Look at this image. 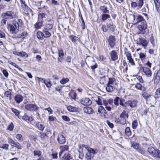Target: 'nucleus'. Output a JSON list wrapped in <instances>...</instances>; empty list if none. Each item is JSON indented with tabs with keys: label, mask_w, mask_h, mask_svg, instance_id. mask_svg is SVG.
<instances>
[{
	"label": "nucleus",
	"mask_w": 160,
	"mask_h": 160,
	"mask_svg": "<svg viewBox=\"0 0 160 160\" xmlns=\"http://www.w3.org/2000/svg\"><path fill=\"white\" fill-rule=\"evenodd\" d=\"M58 142L61 144H64L66 142L65 137L62 134L58 135L57 139Z\"/></svg>",
	"instance_id": "obj_12"
},
{
	"label": "nucleus",
	"mask_w": 160,
	"mask_h": 160,
	"mask_svg": "<svg viewBox=\"0 0 160 160\" xmlns=\"http://www.w3.org/2000/svg\"><path fill=\"white\" fill-rule=\"evenodd\" d=\"M97 153V152H96L92 148L89 150L87 151L85 155V158L86 160H91V159L93 158L94 156Z\"/></svg>",
	"instance_id": "obj_5"
},
{
	"label": "nucleus",
	"mask_w": 160,
	"mask_h": 160,
	"mask_svg": "<svg viewBox=\"0 0 160 160\" xmlns=\"http://www.w3.org/2000/svg\"><path fill=\"white\" fill-rule=\"evenodd\" d=\"M36 126L40 130L43 131L45 127L44 125L40 122H38L36 124Z\"/></svg>",
	"instance_id": "obj_34"
},
{
	"label": "nucleus",
	"mask_w": 160,
	"mask_h": 160,
	"mask_svg": "<svg viewBox=\"0 0 160 160\" xmlns=\"http://www.w3.org/2000/svg\"><path fill=\"white\" fill-rule=\"evenodd\" d=\"M9 146V145L8 144L5 143L1 144L0 147L2 148L7 150L8 149Z\"/></svg>",
	"instance_id": "obj_47"
},
{
	"label": "nucleus",
	"mask_w": 160,
	"mask_h": 160,
	"mask_svg": "<svg viewBox=\"0 0 160 160\" xmlns=\"http://www.w3.org/2000/svg\"><path fill=\"white\" fill-rule=\"evenodd\" d=\"M120 100V98L118 97H116L114 100V104L116 106L119 105V102Z\"/></svg>",
	"instance_id": "obj_53"
},
{
	"label": "nucleus",
	"mask_w": 160,
	"mask_h": 160,
	"mask_svg": "<svg viewBox=\"0 0 160 160\" xmlns=\"http://www.w3.org/2000/svg\"><path fill=\"white\" fill-rule=\"evenodd\" d=\"M137 151L140 153L142 154H144L145 153V151L144 149L142 148H141L140 147L137 150Z\"/></svg>",
	"instance_id": "obj_55"
},
{
	"label": "nucleus",
	"mask_w": 160,
	"mask_h": 160,
	"mask_svg": "<svg viewBox=\"0 0 160 160\" xmlns=\"http://www.w3.org/2000/svg\"><path fill=\"white\" fill-rule=\"evenodd\" d=\"M158 71H156L154 74V83L157 84L159 81L160 78L158 75Z\"/></svg>",
	"instance_id": "obj_24"
},
{
	"label": "nucleus",
	"mask_w": 160,
	"mask_h": 160,
	"mask_svg": "<svg viewBox=\"0 0 160 160\" xmlns=\"http://www.w3.org/2000/svg\"><path fill=\"white\" fill-rule=\"evenodd\" d=\"M68 146L67 145H62L60 147V151L59 153L60 158L61 157V155L64 152L68 151Z\"/></svg>",
	"instance_id": "obj_17"
},
{
	"label": "nucleus",
	"mask_w": 160,
	"mask_h": 160,
	"mask_svg": "<svg viewBox=\"0 0 160 160\" xmlns=\"http://www.w3.org/2000/svg\"><path fill=\"white\" fill-rule=\"evenodd\" d=\"M138 102L136 100L128 101L126 102V105L127 106H130L131 108H133L136 106Z\"/></svg>",
	"instance_id": "obj_13"
},
{
	"label": "nucleus",
	"mask_w": 160,
	"mask_h": 160,
	"mask_svg": "<svg viewBox=\"0 0 160 160\" xmlns=\"http://www.w3.org/2000/svg\"><path fill=\"white\" fill-rule=\"evenodd\" d=\"M14 128V126L13 123L11 122L8 128V129L10 131H12Z\"/></svg>",
	"instance_id": "obj_59"
},
{
	"label": "nucleus",
	"mask_w": 160,
	"mask_h": 160,
	"mask_svg": "<svg viewBox=\"0 0 160 160\" xmlns=\"http://www.w3.org/2000/svg\"><path fill=\"white\" fill-rule=\"evenodd\" d=\"M113 101L112 99H109L108 101L103 100V104L105 106V108L107 110H111V107L112 106Z\"/></svg>",
	"instance_id": "obj_6"
},
{
	"label": "nucleus",
	"mask_w": 160,
	"mask_h": 160,
	"mask_svg": "<svg viewBox=\"0 0 160 160\" xmlns=\"http://www.w3.org/2000/svg\"><path fill=\"white\" fill-rule=\"evenodd\" d=\"M110 17V15L108 14L103 13L102 15V20L103 21H104Z\"/></svg>",
	"instance_id": "obj_37"
},
{
	"label": "nucleus",
	"mask_w": 160,
	"mask_h": 160,
	"mask_svg": "<svg viewBox=\"0 0 160 160\" xmlns=\"http://www.w3.org/2000/svg\"><path fill=\"white\" fill-rule=\"evenodd\" d=\"M128 111H123L117 119V122L121 124H125L126 123V118L128 117Z\"/></svg>",
	"instance_id": "obj_2"
},
{
	"label": "nucleus",
	"mask_w": 160,
	"mask_h": 160,
	"mask_svg": "<svg viewBox=\"0 0 160 160\" xmlns=\"http://www.w3.org/2000/svg\"><path fill=\"white\" fill-rule=\"evenodd\" d=\"M21 34V38H24L28 35V33L27 32L24 31Z\"/></svg>",
	"instance_id": "obj_64"
},
{
	"label": "nucleus",
	"mask_w": 160,
	"mask_h": 160,
	"mask_svg": "<svg viewBox=\"0 0 160 160\" xmlns=\"http://www.w3.org/2000/svg\"><path fill=\"white\" fill-rule=\"evenodd\" d=\"M58 54L59 57L58 58V60L59 62H61L63 60L64 56V54L62 49H60L58 50Z\"/></svg>",
	"instance_id": "obj_21"
},
{
	"label": "nucleus",
	"mask_w": 160,
	"mask_h": 160,
	"mask_svg": "<svg viewBox=\"0 0 160 160\" xmlns=\"http://www.w3.org/2000/svg\"><path fill=\"white\" fill-rule=\"evenodd\" d=\"M139 45H142L144 48L147 46L148 43V42L143 38H139Z\"/></svg>",
	"instance_id": "obj_14"
},
{
	"label": "nucleus",
	"mask_w": 160,
	"mask_h": 160,
	"mask_svg": "<svg viewBox=\"0 0 160 160\" xmlns=\"http://www.w3.org/2000/svg\"><path fill=\"white\" fill-rule=\"evenodd\" d=\"M124 101L125 100L124 99L120 98L119 104L123 107H127V106H126V103L125 104L124 103Z\"/></svg>",
	"instance_id": "obj_50"
},
{
	"label": "nucleus",
	"mask_w": 160,
	"mask_h": 160,
	"mask_svg": "<svg viewBox=\"0 0 160 160\" xmlns=\"http://www.w3.org/2000/svg\"><path fill=\"white\" fill-rule=\"evenodd\" d=\"M142 72L148 77H151L152 75L151 71L149 68L146 67H142Z\"/></svg>",
	"instance_id": "obj_16"
},
{
	"label": "nucleus",
	"mask_w": 160,
	"mask_h": 160,
	"mask_svg": "<svg viewBox=\"0 0 160 160\" xmlns=\"http://www.w3.org/2000/svg\"><path fill=\"white\" fill-rule=\"evenodd\" d=\"M135 88L138 89L145 91L146 88L144 87H142V85L140 83H137L135 85Z\"/></svg>",
	"instance_id": "obj_30"
},
{
	"label": "nucleus",
	"mask_w": 160,
	"mask_h": 160,
	"mask_svg": "<svg viewBox=\"0 0 160 160\" xmlns=\"http://www.w3.org/2000/svg\"><path fill=\"white\" fill-rule=\"evenodd\" d=\"M71 98L72 99L75 100L77 97V94L76 93L74 92H71L70 94Z\"/></svg>",
	"instance_id": "obj_52"
},
{
	"label": "nucleus",
	"mask_w": 160,
	"mask_h": 160,
	"mask_svg": "<svg viewBox=\"0 0 160 160\" xmlns=\"http://www.w3.org/2000/svg\"><path fill=\"white\" fill-rule=\"evenodd\" d=\"M160 97V88H158L155 92L154 97L155 98H158Z\"/></svg>",
	"instance_id": "obj_43"
},
{
	"label": "nucleus",
	"mask_w": 160,
	"mask_h": 160,
	"mask_svg": "<svg viewBox=\"0 0 160 160\" xmlns=\"http://www.w3.org/2000/svg\"><path fill=\"white\" fill-rule=\"evenodd\" d=\"M69 38L73 42H76L78 41L79 39L78 37L72 35L70 36Z\"/></svg>",
	"instance_id": "obj_36"
},
{
	"label": "nucleus",
	"mask_w": 160,
	"mask_h": 160,
	"mask_svg": "<svg viewBox=\"0 0 160 160\" xmlns=\"http://www.w3.org/2000/svg\"><path fill=\"white\" fill-rule=\"evenodd\" d=\"M8 28L11 34H16L19 31V29L17 27H15L13 23H12V24H8Z\"/></svg>",
	"instance_id": "obj_7"
},
{
	"label": "nucleus",
	"mask_w": 160,
	"mask_h": 160,
	"mask_svg": "<svg viewBox=\"0 0 160 160\" xmlns=\"http://www.w3.org/2000/svg\"><path fill=\"white\" fill-rule=\"evenodd\" d=\"M128 60L129 61V62L130 64L132 66H135V64L133 59L132 58V57L128 59Z\"/></svg>",
	"instance_id": "obj_57"
},
{
	"label": "nucleus",
	"mask_w": 160,
	"mask_h": 160,
	"mask_svg": "<svg viewBox=\"0 0 160 160\" xmlns=\"http://www.w3.org/2000/svg\"><path fill=\"white\" fill-rule=\"evenodd\" d=\"M125 133L126 135L128 137H129L131 135V132L129 128L128 127L126 128Z\"/></svg>",
	"instance_id": "obj_46"
},
{
	"label": "nucleus",
	"mask_w": 160,
	"mask_h": 160,
	"mask_svg": "<svg viewBox=\"0 0 160 160\" xmlns=\"http://www.w3.org/2000/svg\"><path fill=\"white\" fill-rule=\"evenodd\" d=\"M72 158V155L68 152L64 154V156L61 158V160H69Z\"/></svg>",
	"instance_id": "obj_25"
},
{
	"label": "nucleus",
	"mask_w": 160,
	"mask_h": 160,
	"mask_svg": "<svg viewBox=\"0 0 160 160\" xmlns=\"http://www.w3.org/2000/svg\"><path fill=\"white\" fill-rule=\"evenodd\" d=\"M16 138L18 141H22V137L21 134H18L16 136Z\"/></svg>",
	"instance_id": "obj_56"
},
{
	"label": "nucleus",
	"mask_w": 160,
	"mask_h": 160,
	"mask_svg": "<svg viewBox=\"0 0 160 160\" xmlns=\"http://www.w3.org/2000/svg\"><path fill=\"white\" fill-rule=\"evenodd\" d=\"M13 23L19 30V28L22 27L23 25V22L21 19H18L17 21H14Z\"/></svg>",
	"instance_id": "obj_19"
},
{
	"label": "nucleus",
	"mask_w": 160,
	"mask_h": 160,
	"mask_svg": "<svg viewBox=\"0 0 160 160\" xmlns=\"http://www.w3.org/2000/svg\"><path fill=\"white\" fill-rule=\"evenodd\" d=\"M139 58L143 62L145 60L146 58V54L142 52H140L139 54Z\"/></svg>",
	"instance_id": "obj_32"
},
{
	"label": "nucleus",
	"mask_w": 160,
	"mask_h": 160,
	"mask_svg": "<svg viewBox=\"0 0 160 160\" xmlns=\"http://www.w3.org/2000/svg\"><path fill=\"white\" fill-rule=\"evenodd\" d=\"M69 81V79L68 78H62L60 80V83L62 84H64L68 82Z\"/></svg>",
	"instance_id": "obj_44"
},
{
	"label": "nucleus",
	"mask_w": 160,
	"mask_h": 160,
	"mask_svg": "<svg viewBox=\"0 0 160 160\" xmlns=\"http://www.w3.org/2000/svg\"><path fill=\"white\" fill-rule=\"evenodd\" d=\"M63 86L61 85H58L55 88V90L59 92H61Z\"/></svg>",
	"instance_id": "obj_62"
},
{
	"label": "nucleus",
	"mask_w": 160,
	"mask_h": 160,
	"mask_svg": "<svg viewBox=\"0 0 160 160\" xmlns=\"http://www.w3.org/2000/svg\"><path fill=\"white\" fill-rule=\"evenodd\" d=\"M95 59L92 57L90 56L86 58V62L88 63L89 65L90 63L93 62L94 61Z\"/></svg>",
	"instance_id": "obj_33"
},
{
	"label": "nucleus",
	"mask_w": 160,
	"mask_h": 160,
	"mask_svg": "<svg viewBox=\"0 0 160 160\" xmlns=\"http://www.w3.org/2000/svg\"><path fill=\"white\" fill-rule=\"evenodd\" d=\"M108 42L111 48H113L116 44V38L114 36L110 35L108 40Z\"/></svg>",
	"instance_id": "obj_9"
},
{
	"label": "nucleus",
	"mask_w": 160,
	"mask_h": 160,
	"mask_svg": "<svg viewBox=\"0 0 160 160\" xmlns=\"http://www.w3.org/2000/svg\"><path fill=\"white\" fill-rule=\"evenodd\" d=\"M138 123L137 121V120H135L133 121L132 123V127L133 129H136L138 126Z\"/></svg>",
	"instance_id": "obj_51"
},
{
	"label": "nucleus",
	"mask_w": 160,
	"mask_h": 160,
	"mask_svg": "<svg viewBox=\"0 0 160 160\" xmlns=\"http://www.w3.org/2000/svg\"><path fill=\"white\" fill-rule=\"evenodd\" d=\"M25 108L27 110H37L38 109L37 106L33 104H28L26 105Z\"/></svg>",
	"instance_id": "obj_18"
},
{
	"label": "nucleus",
	"mask_w": 160,
	"mask_h": 160,
	"mask_svg": "<svg viewBox=\"0 0 160 160\" xmlns=\"http://www.w3.org/2000/svg\"><path fill=\"white\" fill-rule=\"evenodd\" d=\"M45 16V14L44 13H39L38 15V20H42L43 18H44Z\"/></svg>",
	"instance_id": "obj_54"
},
{
	"label": "nucleus",
	"mask_w": 160,
	"mask_h": 160,
	"mask_svg": "<svg viewBox=\"0 0 160 160\" xmlns=\"http://www.w3.org/2000/svg\"><path fill=\"white\" fill-rule=\"evenodd\" d=\"M20 2L21 4V7L22 8L27 6L26 4L25 1L24 0H20Z\"/></svg>",
	"instance_id": "obj_58"
},
{
	"label": "nucleus",
	"mask_w": 160,
	"mask_h": 160,
	"mask_svg": "<svg viewBox=\"0 0 160 160\" xmlns=\"http://www.w3.org/2000/svg\"><path fill=\"white\" fill-rule=\"evenodd\" d=\"M37 38L39 39L42 40L45 38L43 32H37Z\"/></svg>",
	"instance_id": "obj_29"
},
{
	"label": "nucleus",
	"mask_w": 160,
	"mask_h": 160,
	"mask_svg": "<svg viewBox=\"0 0 160 160\" xmlns=\"http://www.w3.org/2000/svg\"><path fill=\"white\" fill-rule=\"evenodd\" d=\"M150 41L152 44L154 46L155 44V41L154 40V37L153 36L152 34L151 35L150 39Z\"/></svg>",
	"instance_id": "obj_61"
},
{
	"label": "nucleus",
	"mask_w": 160,
	"mask_h": 160,
	"mask_svg": "<svg viewBox=\"0 0 160 160\" xmlns=\"http://www.w3.org/2000/svg\"><path fill=\"white\" fill-rule=\"evenodd\" d=\"M22 119L24 120H28L29 121H31L33 119L32 117L30 118L29 116L26 115V114L22 117Z\"/></svg>",
	"instance_id": "obj_42"
},
{
	"label": "nucleus",
	"mask_w": 160,
	"mask_h": 160,
	"mask_svg": "<svg viewBox=\"0 0 160 160\" xmlns=\"http://www.w3.org/2000/svg\"><path fill=\"white\" fill-rule=\"evenodd\" d=\"M116 82V79L114 78H109L108 79V82L107 84L112 85Z\"/></svg>",
	"instance_id": "obj_39"
},
{
	"label": "nucleus",
	"mask_w": 160,
	"mask_h": 160,
	"mask_svg": "<svg viewBox=\"0 0 160 160\" xmlns=\"http://www.w3.org/2000/svg\"><path fill=\"white\" fill-rule=\"evenodd\" d=\"M109 54L111 59L113 61H115L118 59V53L115 50H113Z\"/></svg>",
	"instance_id": "obj_11"
},
{
	"label": "nucleus",
	"mask_w": 160,
	"mask_h": 160,
	"mask_svg": "<svg viewBox=\"0 0 160 160\" xmlns=\"http://www.w3.org/2000/svg\"><path fill=\"white\" fill-rule=\"evenodd\" d=\"M142 97L146 100L150 98L151 95L146 92H144L142 94Z\"/></svg>",
	"instance_id": "obj_45"
},
{
	"label": "nucleus",
	"mask_w": 160,
	"mask_h": 160,
	"mask_svg": "<svg viewBox=\"0 0 160 160\" xmlns=\"http://www.w3.org/2000/svg\"><path fill=\"white\" fill-rule=\"evenodd\" d=\"M106 89L107 92H112L114 91L115 88L114 87L111 85L107 84Z\"/></svg>",
	"instance_id": "obj_27"
},
{
	"label": "nucleus",
	"mask_w": 160,
	"mask_h": 160,
	"mask_svg": "<svg viewBox=\"0 0 160 160\" xmlns=\"http://www.w3.org/2000/svg\"><path fill=\"white\" fill-rule=\"evenodd\" d=\"M148 153L153 157L160 159V151L158 149H155L151 146L148 148Z\"/></svg>",
	"instance_id": "obj_1"
},
{
	"label": "nucleus",
	"mask_w": 160,
	"mask_h": 160,
	"mask_svg": "<svg viewBox=\"0 0 160 160\" xmlns=\"http://www.w3.org/2000/svg\"><path fill=\"white\" fill-rule=\"evenodd\" d=\"M107 26L111 31L114 32L115 31V26L114 25L111 20L110 21L109 23H107Z\"/></svg>",
	"instance_id": "obj_23"
},
{
	"label": "nucleus",
	"mask_w": 160,
	"mask_h": 160,
	"mask_svg": "<svg viewBox=\"0 0 160 160\" xmlns=\"http://www.w3.org/2000/svg\"><path fill=\"white\" fill-rule=\"evenodd\" d=\"M14 99L16 102L19 104L22 101L23 97L22 95L20 94H17L15 96Z\"/></svg>",
	"instance_id": "obj_20"
},
{
	"label": "nucleus",
	"mask_w": 160,
	"mask_h": 160,
	"mask_svg": "<svg viewBox=\"0 0 160 160\" xmlns=\"http://www.w3.org/2000/svg\"><path fill=\"white\" fill-rule=\"evenodd\" d=\"M33 153L34 156H37L39 157L41 156L42 152L41 151L38 150H34L33 152Z\"/></svg>",
	"instance_id": "obj_41"
},
{
	"label": "nucleus",
	"mask_w": 160,
	"mask_h": 160,
	"mask_svg": "<svg viewBox=\"0 0 160 160\" xmlns=\"http://www.w3.org/2000/svg\"><path fill=\"white\" fill-rule=\"evenodd\" d=\"M133 20L135 21L136 23H141L146 21L143 17L140 15H137L136 16L134 15H133Z\"/></svg>",
	"instance_id": "obj_8"
},
{
	"label": "nucleus",
	"mask_w": 160,
	"mask_h": 160,
	"mask_svg": "<svg viewBox=\"0 0 160 160\" xmlns=\"http://www.w3.org/2000/svg\"><path fill=\"white\" fill-rule=\"evenodd\" d=\"M22 8L24 11L26 12L27 14H29V13H31L32 15L33 14L32 10L28 6Z\"/></svg>",
	"instance_id": "obj_31"
},
{
	"label": "nucleus",
	"mask_w": 160,
	"mask_h": 160,
	"mask_svg": "<svg viewBox=\"0 0 160 160\" xmlns=\"http://www.w3.org/2000/svg\"><path fill=\"white\" fill-rule=\"evenodd\" d=\"M12 12L11 11H8L6 12L3 13L2 14V17L3 18L8 19L10 18V19H12L13 17L12 16Z\"/></svg>",
	"instance_id": "obj_10"
},
{
	"label": "nucleus",
	"mask_w": 160,
	"mask_h": 160,
	"mask_svg": "<svg viewBox=\"0 0 160 160\" xmlns=\"http://www.w3.org/2000/svg\"><path fill=\"white\" fill-rule=\"evenodd\" d=\"M53 28V24L52 23H47L44 26L43 29L50 31Z\"/></svg>",
	"instance_id": "obj_22"
},
{
	"label": "nucleus",
	"mask_w": 160,
	"mask_h": 160,
	"mask_svg": "<svg viewBox=\"0 0 160 160\" xmlns=\"http://www.w3.org/2000/svg\"><path fill=\"white\" fill-rule=\"evenodd\" d=\"M8 142L12 146H14V145L16 142L14 140L11 138L9 137L8 138Z\"/></svg>",
	"instance_id": "obj_35"
},
{
	"label": "nucleus",
	"mask_w": 160,
	"mask_h": 160,
	"mask_svg": "<svg viewBox=\"0 0 160 160\" xmlns=\"http://www.w3.org/2000/svg\"><path fill=\"white\" fill-rule=\"evenodd\" d=\"M147 27L146 21L142 22L139 24L138 26V28L139 30L138 33L140 34H144L145 33V30Z\"/></svg>",
	"instance_id": "obj_3"
},
{
	"label": "nucleus",
	"mask_w": 160,
	"mask_h": 160,
	"mask_svg": "<svg viewBox=\"0 0 160 160\" xmlns=\"http://www.w3.org/2000/svg\"><path fill=\"white\" fill-rule=\"evenodd\" d=\"M19 56L23 58H27L28 57V54L24 52H20Z\"/></svg>",
	"instance_id": "obj_48"
},
{
	"label": "nucleus",
	"mask_w": 160,
	"mask_h": 160,
	"mask_svg": "<svg viewBox=\"0 0 160 160\" xmlns=\"http://www.w3.org/2000/svg\"><path fill=\"white\" fill-rule=\"evenodd\" d=\"M156 8L158 12H160V4L159 3L155 4Z\"/></svg>",
	"instance_id": "obj_63"
},
{
	"label": "nucleus",
	"mask_w": 160,
	"mask_h": 160,
	"mask_svg": "<svg viewBox=\"0 0 160 160\" xmlns=\"http://www.w3.org/2000/svg\"><path fill=\"white\" fill-rule=\"evenodd\" d=\"M43 21L42 20H38V21L34 24V27L36 29L40 28L43 24Z\"/></svg>",
	"instance_id": "obj_26"
},
{
	"label": "nucleus",
	"mask_w": 160,
	"mask_h": 160,
	"mask_svg": "<svg viewBox=\"0 0 160 160\" xmlns=\"http://www.w3.org/2000/svg\"><path fill=\"white\" fill-rule=\"evenodd\" d=\"M45 133L46 137H48L51 136L52 134L51 131L49 128H47L46 129Z\"/></svg>",
	"instance_id": "obj_49"
},
{
	"label": "nucleus",
	"mask_w": 160,
	"mask_h": 160,
	"mask_svg": "<svg viewBox=\"0 0 160 160\" xmlns=\"http://www.w3.org/2000/svg\"><path fill=\"white\" fill-rule=\"evenodd\" d=\"M144 4V0H136L135 2L131 3L132 7L134 8H137L138 9H141Z\"/></svg>",
	"instance_id": "obj_4"
},
{
	"label": "nucleus",
	"mask_w": 160,
	"mask_h": 160,
	"mask_svg": "<svg viewBox=\"0 0 160 160\" xmlns=\"http://www.w3.org/2000/svg\"><path fill=\"white\" fill-rule=\"evenodd\" d=\"M43 83L46 85L47 87L50 88L51 86V84L50 80L49 79L44 80Z\"/></svg>",
	"instance_id": "obj_38"
},
{
	"label": "nucleus",
	"mask_w": 160,
	"mask_h": 160,
	"mask_svg": "<svg viewBox=\"0 0 160 160\" xmlns=\"http://www.w3.org/2000/svg\"><path fill=\"white\" fill-rule=\"evenodd\" d=\"M13 147H15L19 149H21L22 148V147L21 145L18 142H16L15 144L14 145V146H13Z\"/></svg>",
	"instance_id": "obj_60"
},
{
	"label": "nucleus",
	"mask_w": 160,
	"mask_h": 160,
	"mask_svg": "<svg viewBox=\"0 0 160 160\" xmlns=\"http://www.w3.org/2000/svg\"><path fill=\"white\" fill-rule=\"evenodd\" d=\"M81 103L86 106H89L92 103L91 101L88 98H84L81 101Z\"/></svg>",
	"instance_id": "obj_15"
},
{
	"label": "nucleus",
	"mask_w": 160,
	"mask_h": 160,
	"mask_svg": "<svg viewBox=\"0 0 160 160\" xmlns=\"http://www.w3.org/2000/svg\"><path fill=\"white\" fill-rule=\"evenodd\" d=\"M50 31L43 29L42 32L45 38H48L51 36V34Z\"/></svg>",
	"instance_id": "obj_28"
},
{
	"label": "nucleus",
	"mask_w": 160,
	"mask_h": 160,
	"mask_svg": "<svg viewBox=\"0 0 160 160\" xmlns=\"http://www.w3.org/2000/svg\"><path fill=\"white\" fill-rule=\"evenodd\" d=\"M132 147L136 151L140 147L139 144L138 143L134 142L132 143Z\"/></svg>",
	"instance_id": "obj_40"
}]
</instances>
